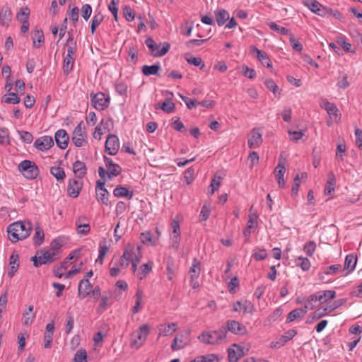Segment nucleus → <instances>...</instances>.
I'll return each mask as SVG.
<instances>
[{"instance_id": "obj_1", "label": "nucleus", "mask_w": 362, "mask_h": 362, "mask_svg": "<svg viewBox=\"0 0 362 362\" xmlns=\"http://www.w3.org/2000/svg\"><path fill=\"white\" fill-rule=\"evenodd\" d=\"M8 239L16 243L18 240L27 238L31 232V223L30 222L17 221L10 224L7 228Z\"/></svg>"}, {"instance_id": "obj_2", "label": "nucleus", "mask_w": 362, "mask_h": 362, "mask_svg": "<svg viewBox=\"0 0 362 362\" xmlns=\"http://www.w3.org/2000/svg\"><path fill=\"white\" fill-rule=\"evenodd\" d=\"M227 329L221 326L218 330L204 331L199 337V341L206 344H217L226 338Z\"/></svg>"}, {"instance_id": "obj_3", "label": "nucleus", "mask_w": 362, "mask_h": 362, "mask_svg": "<svg viewBox=\"0 0 362 362\" xmlns=\"http://www.w3.org/2000/svg\"><path fill=\"white\" fill-rule=\"evenodd\" d=\"M104 162L107 170L102 166L98 168V174L101 179L105 180L107 177L112 180L113 177H117L122 173L121 166L114 163L110 158L104 156Z\"/></svg>"}, {"instance_id": "obj_4", "label": "nucleus", "mask_w": 362, "mask_h": 362, "mask_svg": "<svg viewBox=\"0 0 362 362\" xmlns=\"http://www.w3.org/2000/svg\"><path fill=\"white\" fill-rule=\"evenodd\" d=\"M181 230H180V219L177 215L172 221L170 227L169 228L170 241H169V249L173 250L175 252L178 251L180 247V243L181 240Z\"/></svg>"}, {"instance_id": "obj_5", "label": "nucleus", "mask_w": 362, "mask_h": 362, "mask_svg": "<svg viewBox=\"0 0 362 362\" xmlns=\"http://www.w3.org/2000/svg\"><path fill=\"white\" fill-rule=\"evenodd\" d=\"M57 253L49 250H40L36 255L31 257L35 267L38 268L42 264H50L57 259Z\"/></svg>"}, {"instance_id": "obj_6", "label": "nucleus", "mask_w": 362, "mask_h": 362, "mask_svg": "<svg viewBox=\"0 0 362 362\" xmlns=\"http://www.w3.org/2000/svg\"><path fill=\"white\" fill-rule=\"evenodd\" d=\"M145 44L149 49L151 54L155 57L165 55L169 51L170 47L168 42L158 45L151 37L146 38Z\"/></svg>"}, {"instance_id": "obj_7", "label": "nucleus", "mask_w": 362, "mask_h": 362, "mask_svg": "<svg viewBox=\"0 0 362 362\" xmlns=\"http://www.w3.org/2000/svg\"><path fill=\"white\" fill-rule=\"evenodd\" d=\"M18 170L23 173L27 179L36 178L40 173L37 165L33 161L24 160L18 165Z\"/></svg>"}, {"instance_id": "obj_8", "label": "nucleus", "mask_w": 362, "mask_h": 362, "mask_svg": "<svg viewBox=\"0 0 362 362\" xmlns=\"http://www.w3.org/2000/svg\"><path fill=\"white\" fill-rule=\"evenodd\" d=\"M90 97L92 106L98 110H103L109 106L110 99L102 92L90 93Z\"/></svg>"}, {"instance_id": "obj_9", "label": "nucleus", "mask_w": 362, "mask_h": 362, "mask_svg": "<svg viewBox=\"0 0 362 362\" xmlns=\"http://www.w3.org/2000/svg\"><path fill=\"white\" fill-rule=\"evenodd\" d=\"M200 262L197 259H193L192 265L189 269V273L190 276V286L192 288L196 289L199 287L198 278L200 274Z\"/></svg>"}, {"instance_id": "obj_10", "label": "nucleus", "mask_w": 362, "mask_h": 362, "mask_svg": "<svg viewBox=\"0 0 362 362\" xmlns=\"http://www.w3.org/2000/svg\"><path fill=\"white\" fill-rule=\"evenodd\" d=\"M105 151L111 155L115 156L119 151V139L115 134H110L105 144Z\"/></svg>"}, {"instance_id": "obj_11", "label": "nucleus", "mask_w": 362, "mask_h": 362, "mask_svg": "<svg viewBox=\"0 0 362 362\" xmlns=\"http://www.w3.org/2000/svg\"><path fill=\"white\" fill-rule=\"evenodd\" d=\"M54 146V140L50 136H43L35 140L34 146L40 151H45Z\"/></svg>"}, {"instance_id": "obj_12", "label": "nucleus", "mask_w": 362, "mask_h": 362, "mask_svg": "<svg viewBox=\"0 0 362 362\" xmlns=\"http://www.w3.org/2000/svg\"><path fill=\"white\" fill-rule=\"evenodd\" d=\"M224 327L226 328L227 332L230 331L235 334L243 335L247 332L246 327L236 320H228L226 326Z\"/></svg>"}, {"instance_id": "obj_13", "label": "nucleus", "mask_w": 362, "mask_h": 362, "mask_svg": "<svg viewBox=\"0 0 362 362\" xmlns=\"http://www.w3.org/2000/svg\"><path fill=\"white\" fill-rule=\"evenodd\" d=\"M82 187L83 182L81 181L76 179H70L67 186V193L70 197L76 198L78 197Z\"/></svg>"}, {"instance_id": "obj_14", "label": "nucleus", "mask_w": 362, "mask_h": 362, "mask_svg": "<svg viewBox=\"0 0 362 362\" xmlns=\"http://www.w3.org/2000/svg\"><path fill=\"white\" fill-rule=\"evenodd\" d=\"M262 134L259 132L258 129L254 128L249 136L247 145L250 148H257L262 143Z\"/></svg>"}, {"instance_id": "obj_15", "label": "nucleus", "mask_w": 362, "mask_h": 362, "mask_svg": "<svg viewBox=\"0 0 362 362\" xmlns=\"http://www.w3.org/2000/svg\"><path fill=\"white\" fill-rule=\"evenodd\" d=\"M56 144L61 149H65L67 148L69 137L68 134L64 129H59L56 132L54 135Z\"/></svg>"}, {"instance_id": "obj_16", "label": "nucleus", "mask_w": 362, "mask_h": 362, "mask_svg": "<svg viewBox=\"0 0 362 362\" xmlns=\"http://www.w3.org/2000/svg\"><path fill=\"white\" fill-rule=\"evenodd\" d=\"M93 286L88 279H82L78 287V296L80 299L86 298L90 294Z\"/></svg>"}, {"instance_id": "obj_17", "label": "nucleus", "mask_w": 362, "mask_h": 362, "mask_svg": "<svg viewBox=\"0 0 362 362\" xmlns=\"http://www.w3.org/2000/svg\"><path fill=\"white\" fill-rule=\"evenodd\" d=\"M149 333V327L147 325H141L137 331L132 334L133 343H137L139 341V346L146 340V337Z\"/></svg>"}, {"instance_id": "obj_18", "label": "nucleus", "mask_w": 362, "mask_h": 362, "mask_svg": "<svg viewBox=\"0 0 362 362\" xmlns=\"http://www.w3.org/2000/svg\"><path fill=\"white\" fill-rule=\"evenodd\" d=\"M233 346L236 347L237 350L233 348L228 349V358L229 362H238L239 358L243 356V348L234 344Z\"/></svg>"}, {"instance_id": "obj_19", "label": "nucleus", "mask_w": 362, "mask_h": 362, "mask_svg": "<svg viewBox=\"0 0 362 362\" xmlns=\"http://www.w3.org/2000/svg\"><path fill=\"white\" fill-rule=\"evenodd\" d=\"M251 51L256 53L257 58L262 63V64L267 68L272 66L271 59H269L267 54L258 49L255 46H251Z\"/></svg>"}, {"instance_id": "obj_20", "label": "nucleus", "mask_w": 362, "mask_h": 362, "mask_svg": "<svg viewBox=\"0 0 362 362\" xmlns=\"http://www.w3.org/2000/svg\"><path fill=\"white\" fill-rule=\"evenodd\" d=\"M12 13L8 6H4L0 10V24L8 27L11 21Z\"/></svg>"}, {"instance_id": "obj_21", "label": "nucleus", "mask_w": 362, "mask_h": 362, "mask_svg": "<svg viewBox=\"0 0 362 362\" xmlns=\"http://www.w3.org/2000/svg\"><path fill=\"white\" fill-rule=\"evenodd\" d=\"M73 171L78 178L81 179L86 175L87 168L83 162L76 160L73 163Z\"/></svg>"}, {"instance_id": "obj_22", "label": "nucleus", "mask_w": 362, "mask_h": 362, "mask_svg": "<svg viewBox=\"0 0 362 362\" xmlns=\"http://www.w3.org/2000/svg\"><path fill=\"white\" fill-rule=\"evenodd\" d=\"M166 100L163 103L159 104V106L164 112L170 113L173 112L175 109V104L171 100L173 94L170 92L166 91Z\"/></svg>"}, {"instance_id": "obj_23", "label": "nucleus", "mask_w": 362, "mask_h": 362, "mask_svg": "<svg viewBox=\"0 0 362 362\" xmlns=\"http://www.w3.org/2000/svg\"><path fill=\"white\" fill-rule=\"evenodd\" d=\"M19 256L18 254L13 253L9 259L10 269L8 272V276L9 278H12L15 273L17 272L19 267Z\"/></svg>"}, {"instance_id": "obj_24", "label": "nucleus", "mask_w": 362, "mask_h": 362, "mask_svg": "<svg viewBox=\"0 0 362 362\" xmlns=\"http://www.w3.org/2000/svg\"><path fill=\"white\" fill-rule=\"evenodd\" d=\"M216 21L218 26H222L230 19L229 13L225 9H218L214 11Z\"/></svg>"}, {"instance_id": "obj_25", "label": "nucleus", "mask_w": 362, "mask_h": 362, "mask_svg": "<svg viewBox=\"0 0 362 362\" xmlns=\"http://www.w3.org/2000/svg\"><path fill=\"white\" fill-rule=\"evenodd\" d=\"M113 194L116 197H127L128 199H131L133 197L134 192L133 191H129L125 187L122 185H117L114 191Z\"/></svg>"}, {"instance_id": "obj_26", "label": "nucleus", "mask_w": 362, "mask_h": 362, "mask_svg": "<svg viewBox=\"0 0 362 362\" xmlns=\"http://www.w3.org/2000/svg\"><path fill=\"white\" fill-rule=\"evenodd\" d=\"M357 263V257L354 254L346 255L344 261V269L348 271V273L354 271Z\"/></svg>"}, {"instance_id": "obj_27", "label": "nucleus", "mask_w": 362, "mask_h": 362, "mask_svg": "<svg viewBox=\"0 0 362 362\" xmlns=\"http://www.w3.org/2000/svg\"><path fill=\"white\" fill-rule=\"evenodd\" d=\"M185 59L190 65L199 66V69L202 71L205 68V64L201 57H195L190 54H185Z\"/></svg>"}, {"instance_id": "obj_28", "label": "nucleus", "mask_w": 362, "mask_h": 362, "mask_svg": "<svg viewBox=\"0 0 362 362\" xmlns=\"http://www.w3.org/2000/svg\"><path fill=\"white\" fill-rule=\"evenodd\" d=\"M177 329V325L175 323L172 324H163L159 325L158 330L159 334H163L164 336H168L172 334Z\"/></svg>"}, {"instance_id": "obj_29", "label": "nucleus", "mask_w": 362, "mask_h": 362, "mask_svg": "<svg viewBox=\"0 0 362 362\" xmlns=\"http://www.w3.org/2000/svg\"><path fill=\"white\" fill-rule=\"evenodd\" d=\"M160 69L159 64L151 66L144 65L142 66V73L145 76L157 75L159 76L158 71Z\"/></svg>"}, {"instance_id": "obj_30", "label": "nucleus", "mask_w": 362, "mask_h": 362, "mask_svg": "<svg viewBox=\"0 0 362 362\" xmlns=\"http://www.w3.org/2000/svg\"><path fill=\"white\" fill-rule=\"evenodd\" d=\"M32 40L33 42V46L35 48L40 47V43L45 40L44 34L42 30H35L32 33Z\"/></svg>"}, {"instance_id": "obj_31", "label": "nucleus", "mask_w": 362, "mask_h": 362, "mask_svg": "<svg viewBox=\"0 0 362 362\" xmlns=\"http://www.w3.org/2000/svg\"><path fill=\"white\" fill-rule=\"evenodd\" d=\"M1 101L7 104H18L20 103L21 98L17 93L11 92L4 95Z\"/></svg>"}, {"instance_id": "obj_32", "label": "nucleus", "mask_w": 362, "mask_h": 362, "mask_svg": "<svg viewBox=\"0 0 362 362\" xmlns=\"http://www.w3.org/2000/svg\"><path fill=\"white\" fill-rule=\"evenodd\" d=\"M153 262H148V263L143 264L139 267V272L137 274L139 280L144 279L152 270Z\"/></svg>"}, {"instance_id": "obj_33", "label": "nucleus", "mask_w": 362, "mask_h": 362, "mask_svg": "<svg viewBox=\"0 0 362 362\" xmlns=\"http://www.w3.org/2000/svg\"><path fill=\"white\" fill-rule=\"evenodd\" d=\"M45 239V233L43 230L39 226L35 227V233L33 236V243L36 247L41 245Z\"/></svg>"}, {"instance_id": "obj_34", "label": "nucleus", "mask_w": 362, "mask_h": 362, "mask_svg": "<svg viewBox=\"0 0 362 362\" xmlns=\"http://www.w3.org/2000/svg\"><path fill=\"white\" fill-rule=\"evenodd\" d=\"M320 303L322 304L326 303L327 300L334 299L336 296V292L332 290H327L318 292Z\"/></svg>"}, {"instance_id": "obj_35", "label": "nucleus", "mask_w": 362, "mask_h": 362, "mask_svg": "<svg viewBox=\"0 0 362 362\" xmlns=\"http://www.w3.org/2000/svg\"><path fill=\"white\" fill-rule=\"evenodd\" d=\"M336 184V180L333 173H330L329 175L328 180L327 181L325 187V194L327 195H330L334 191V187Z\"/></svg>"}, {"instance_id": "obj_36", "label": "nucleus", "mask_w": 362, "mask_h": 362, "mask_svg": "<svg viewBox=\"0 0 362 362\" xmlns=\"http://www.w3.org/2000/svg\"><path fill=\"white\" fill-rule=\"evenodd\" d=\"M50 173L57 179V181L62 182L66 177L65 171L60 167H51Z\"/></svg>"}, {"instance_id": "obj_37", "label": "nucleus", "mask_w": 362, "mask_h": 362, "mask_svg": "<svg viewBox=\"0 0 362 362\" xmlns=\"http://www.w3.org/2000/svg\"><path fill=\"white\" fill-rule=\"evenodd\" d=\"M103 15L100 12L94 15L92 18L90 25V31L93 35L95 33V30L98 25L103 22Z\"/></svg>"}, {"instance_id": "obj_38", "label": "nucleus", "mask_w": 362, "mask_h": 362, "mask_svg": "<svg viewBox=\"0 0 362 362\" xmlns=\"http://www.w3.org/2000/svg\"><path fill=\"white\" fill-rule=\"evenodd\" d=\"M74 62V57L66 55L63 62V69L64 74L68 75L71 72L73 69Z\"/></svg>"}, {"instance_id": "obj_39", "label": "nucleus", "mask_w": 362, "mask_h": 362, "mask_svg": "<svg viewBox=\"0 0 362 362\" xmlns=\"http://www.w3.org/2000/svg\"><path fill=\"white\" fill-rule=\"evenodd\" d=\"M190 362H218V358L215 354H208L198 356Z\"/></svg>"}, {"instance_id": "obj_40", "label": "nucleus", "mask_w": 362, "mask_h": 362, "mask_svg": "<svg viewBox=\"0 0 362 362\" xmlns=\"http://www.w3.org/2000/svg\"><path fill=\"white\" fill-rule=\"evenodd\" d=\"M296 264L303 271H308L310 267V262L307 257H298L296 259Z\"/></svg>"}, {"instance_id": "obj_41", "label": "nucleus", "mask_w": 362, "mask_h": 362, "mask_svg": "<svg viewBox=\"0 0 362 362\" xmlns=\"http://www.w3.org/2000/svg\"><path fill=\"white\" fill-rule=\"evenodd\" d=\"M257 226V221L255 218L250 217L247 223L246 228L243 231V235L245 237H250L251 234V229H254Z\"/></svg>"}, {"instance_id": "obj_42", "label": "nucleus", "mask_w": 362, "mask_h": 362, "mask_svg": "<svg viewBox=\"0 0 362 362\" xmlns=\"http://www.w3.org/2000/svg\"><path fill=\"white\" fill-rule=\"evenodd\" d=\"M143 298V291L141 289H138L135 294V305L132 308V313L136 314L140 309V305Z\"/></svg>"}, {"instance_id": "obj_43", "label": "nucleus", "mask_w": 362, "mask_h": 362, "mask_svg": "<svg viewBox=\"0 0 362 362\" xmlns=\"http://www.w3.org/2000/svg\"><path fill=\"white\" fill-rule=\"evenodd\" d=\"M108 196L109 192L106 189L103 191L96 192V197L98 202H100L103 204L108 205Z\"/></svg>"}, {"instance_id": "obj_44", "label": "nucleus", "mask_w": 362, "mask_h": 362, "mask_svg": "<svg viewBox=\"0 0 362 362\" xmlns=\"http://www.w3.org/2000/svg\"><path fill=\"white\" fill-rule=\"evenodd\" d=\"M268 25L271 30L276 31V32L280 33L281 35H287L289 33V30L288 29H286L284 27H281V26L278 25L274 22L269 23L268 24Z\"/></svg>"}, {"instance_id": "obj_45", "label": "nucleus", "mask_w": 362, "mask_h": 362, "mask_svg": "<svg viewBox=\"0 0 362 362\" xmlns=\"http://www.w3.org/2000/svg\"><path fill=\"white\" fill-rule=\"evenodd\" d=\"M264 85L266 87L271 90L274 94L279 93L280 94L279 88L276 83L274 81V80L271 78H267L264 81Z\"/></svg>"}, {"instance_id": "obj_46", "label": "nucleus", "mask_w": 362, "mask_h": 362, "mask_svg": "<svg viewBox=\"0 0 362 362\" xmlns=\"http://www.w3.org/2000/svg\"><path fill=\"white\" fill-rule=\"evenodd\" d=\"M303 4L313 13H315L316 8L321 7V4L317 0H304Z\"/></svg>"}, {"instance_id": "obj_47", "label": "nucleus", "mask_w": 362, "mask_h": 362, "mask_svg": "<svg viewBox=\"0 0 362 362\" xmlns=\"http://www.w3.org/2000/svg\"><path fill=\"white\" fill-rule=\"evenodd\" d=\"M74 362H87V354L86 350H78L74 355Z\"/></svg>"}, {"instance_id": "obj_48", "label": "nucleus", "mask_w": 362, "mask_h": 362, "mask_svg": "<svg viewBox=\"0 0 362 362\" xmlns=\"http://www.w3.org/2000/svg\"><path fill=\"white\" fill-rule=\"evenodd\" d=\"M108 250H109V247L107 245H103L100 243V247H99V255H98V259H96V262L103 264V259L106 255V253L108 252Z\"/></svg>"}, {"instance_id": "obj_49", "label": "nucleus", "mask_w": 362, "mask_h": 362, "mask_svg": "<svg viewBox=\"0 0 362 362\" xmlns=\"http://www.w3.org/2000/svg\"><path fill=\"white\" fill-rule=\"evenodd\" d=\"M30 9L25 6L21 8V10L17 13L16 18L18 21H23L24 19L28 20L30 16Z\"/></svg>"}, {"instance_id": "obj_50", "label": "nucleus", "mask_w": 362, "mask_h": 362, "mask_svg": "<svg viewBox=\"0 0 362 362\" xmlns=\"http://www.w3.org/2000/svg\"><path fill=\"white\" fill-rule=\"evenodd\" d=\"M72 134H75L78 136H87L85 126L83 121L80 122L78 124V125L75 127Z\"/></svg>"}, {"instance_id": "obj_51", "label": "nucleus", "mask_w": 362, "mask_h": 362, "mask_svg": "<svg viewBox=\"0 0 362 362\" xmlns=\"http://www.w3.org/2000/svg\"><path fill=\"white\" fill-rule=\"evenodd\" d=\"M209 39V38L204 39V40H197V39L190 40L187 41L185 45L186 46V47H187L188 49H192L194 47H198V46L202 45L204 42H206Z\"/></svg>"}, {"instance_id": "obj_52", "label": "nucleus", "mask_w": 362, "mask_h": 362, "mask_svg": "<svg viewBox=\"0 0 362 362\" xmlns=\"http://www.w3.org/2000/svg\"><path fill=\"white\" fill-rule=\"evenodd\" d=\"M100 125L103 127L105 132H110L114 127L113 120L111 118H107V119H103Z\"/></svg>"}, {"instance_id": "obj_53", "label": "nucleus", "mask_w": 362, "mask_h": 362, "mask_svg": "<svg viewBox=\"0 0 362 362\" xmlns=\"http://www.w3.org/2000/svg\"><path fill=\"white\" fill-rule=\"evenodd\" d=\"M123 14L127 21H132L135 18L134 12L129 6H125L124 7Z\"/></svg>"}, {"instance_id": "obj_54", "label": "nucleus", "mask_w": 362, "mask_h": 362, "mask_svg": "<svg viewBox=\"0 0 362 362\" xmlns=\"http://www.w3.org/2000/svg\"><path fill=\"white\" fill-rule=\"evenodd\" d=\"M74 320L71 313H67V322L66 325L65 332L69 334L71 332L74 327Z\"/></svg>"}, {"instance_id": "obj_55", "label": "nucleus", "mask_w": 362, "mask_h": 362, "mask_svg": "<svg viewBox=\"0 0 362 362\" xmlns=\"http://www.w3.org/2000/svg\"><path fill=\"white\" fill-rule=\"evenodd\" d=\"M316 248V244L314 241H309L304 245V251L307 254V255L311 257Z\"/></svg>"}, {"instance_id": "obj_56", "label": "nucleus", "mask_w": 362, "mask_h": 362, "mask_svg": "<svg viewBox=\"0 0 362 362\" xmlns=\"http://www.w3.org/2000/svg\"><path fill=\"white\" fill-rule=\"evenodd\" d=\"M92 8L90 4H84L81 7V16L85 21H88L91 16Z\"/></svg>"}, {"instance_id": "obj_57", "label": "nucleus", "mask_w": 362, "mask_h": 362, "mask_svg": "<svg viewBox=\"0 0 362 362\" xmlns=\"http://www.w3.org/2000/svg\"><path fill=\"white\" fill-rule=\"evenodd\" d=\"M290 140L297 142L305 134L304 132L303 131H291L288 130V132Z\"/></svg>"}, {"instance_id": "obj_58", "label": "nucleus", "mask_w": 362, "mask_h": 362, "mask_svg": "<svg viewBox=\"0 0 362 362\" xmlns=\"http://www.w3.org/2000/svg\"><path fill=\"white\" fill-rule=\"evenodd\" d=\"M116 91L121 95H125L127 93L128 86L126 83L119 81L115 85Z\"/></svg>"}, {"instance_id": "obj_59", "label": "nucleus", "mask_w": 362, "mask_h": 362, "mask_svg": "<svg viewBox=\"0 0 362 362\" xmlns=\"http://www.w3.org/2000/svg\"><path fill=\"white\" fill-rule=\"evenodd\" d=\"M86 137L87 136H78L75 134H72L71 141L76 146L81 147L84 143H86Z\"/></svg>"}, {"instance_id": "obj_60", "label": "nucleus", "mask_w": 362, "mask_h": 362, "mask_svg": "<svg viewBox=\"0 0 362 362\" xmlns=\"http://www.w3.org/2000/svg\"><path fill=\"white\" fill-rule=\"evenodd\" d=\"M62 241L60 238H57L54 239L51 243H50V250L52 252H54L58 254V250L62 247Z\"/></svg>"}, {"instance_id": "obj_61", "label": "nucleus", "mask_w": 362, "mask_h": 362, "mask_svg": "<svg viewBox=\"0 0 362 362\" xmlns=\"http://www.w3.org/2000/svg\"><path fill=\"white\" fill-rule=\"evenodd\" d=\"M90 226L88 222L78 225L77 231L78 233L81 235H87L90 232Z\"/></svg>"}, {"instance_id": "obj_62", "label": "nucleus", "mask_w": 362, "mask_h": 362, "mask_svg": "<svg viewBox=\"0 0 362 362\" xmlns=\"http://www.w3.org/2000/svg\"><path fill=\"white\" fill-rule=\"evenodd\" d=\"M185 180L187 185H189L194 180V169L193 168H189L184 173Z\"/></svg>"}, {"instance_id": "obj_63", "label": "nucleus", "mask_w": 362, "mask_h": 362, "mask_svg": "<svg viewBox=\"0 0 362 362\" xmlns=\"http://www.w3.org/2000/svg\"><path fill=\"white\" fill-rule=\"evenodd\" d=\"M329 311L328 308H324L322 309H317L312 315V320H315L321 318L322 317L327 315Z\"/></svg>"}, {"instance_id": "obj_64", "label": "nucleus", "mask_w": 362, "mask_h": 362, "mask_svg": "<svg viewBox=\"0 0 362 362\" xmlns=\"http://www.w3.org/2000/svg\"><path fill=\"white\" fill-rule=\"evenodd\" d=\"M21 139L27 144H30L33 141V136L32 134L29 132L26 131H19L18 132Z\"/></svg>"}]
</instances>
